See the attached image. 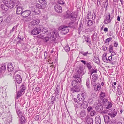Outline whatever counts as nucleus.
Masks as SVG:
<instances>
[{"mask_svg":"<svg viewBox=\"0 0 124 124\" xmlns=\"http://www.w3.org/2000/svg\"><path fill=\"white\" fill-rule=\"evenodd\" d=\"M89 16H91V12L89 11H88V13L87 16V19H90V17H89Z\"/></svg>","mask_w":124,"mask_h":124,"instance_id":"58","label":"nucleus"},{"mask_svg":"<svg viewBox=\"0 0 124 124\" xmlns=\"http://www.w3.org/2000/svg\"><path fill=\"white\" fill-rule=\"evenodd\" d=\"M83 25L82 23H80L79 25V27L78 28V31H80L82 30L83 28Z\"/></svg>","mask_w":124,"mask_h":124,"instance_id":"52","label":"nucleus"},{"mask_svg":"<svg viewBox=\"0 0 124 124\" xmlns=\"http://www.w3.org/2000/svg\"><path fill=\"white\" fill-rule=\"evenodd\" d=\"M97 105L95 107V109L98 112L102 111L103 109V106L101 104V102L99 104H97Z\"/></svg>","mask_w":124,"mask_h":124,"instance_id":"11","label":"nucleus"},{"mask_svg":"<svg viewBox=\"0 0 124 124\" xmlns=\"http://www.w3.org/2000/svg\"><path fill=\"white\" fill-rule=\"evenodd\" d=\"M88 112H90L93 110V108L91 106H89L87 109Z\"/></svg>","mask_w":124,"mask_h":124,"instance_id":"56","label":"nucleus"},{"mask_svg":"<svg viewBox=\"0 0 124 124\" xmlns=\"http://www.w3.org/2000/svg\"><path fill=\"white\" fill-rule=\"evenodd\" d=\"M43 28L42 25H39L35 27L31 31V33L32 35H36L39 34L41 31V29Z\"/></svg>","mask_w":124,"mask_h":124,"instance_id":"3","label":"nucleus"},{"mask_svg":"<svg viewBox=\"0 0 124 124\" xmlns=\"http://www.w3.org/2000/svg\"><path fill=\"white\" fill-rule=\"evenodd\" d=\"M17 113L19 117H20L23 116V114L22 111L20 110V109H16Z\"/></svg>","mask_w":124,"mask_h":124,"instance_id":"31","label":"nucleus"},{"mask_svg":"<svg viewBox=\"0 0 124 124\" xmlns=\"http://www.w3.org/2000/svg\"><path fill=\"white\" fill-rule=\"evenodd\" d=\"M74 80L72 82V85L73 87L76 86L78 83L81 82V78L80 77V75L77 74H75L73 76Z\"/></svg>","mask_w":124,"mask_h":124,"instance_id":"1","label":"nucleus"},{"mask_svg":"<svg viewBox=\"0 0 124 124\" xmlns=\"http://www.w3.org/2000/svg\"><path fill=\"white\" fill-rule=\"evenodd\" d=\"M55 98L54 96H52L51 98V103L52 104H53L55 101Z\"/></svg>","mask_w":124,"mask_h":124,"instance_id":"49","label":"nucleus"},{"mask_svg":"<svg viewBox=\"0 0 124 124\" xmlns=\"http://www.w3.org/2000/svg\"><path fill=\"white\" fill-rule=\"evenodd\" d=\"M117 114V112L113 108L109 109L108 110V114L112 118L115 117Z\"/></svg>","mask_w":124,"mask_h":124,"instance_id":"6","label":"nucleus"},{"mask_svg":"<svg viewBox=\"0 0 124 124\" xmlns=\"http://www.w3.org/2000/svg\"><path fill=\"white\" fill-rule=\"evenodd\" d=\"M80 94L85 97V98L87 96V93L85 91H83Z\"/></svg>","mask_w":124,"mask_h":124,"instance_id":"44","label":"nucleus"},{"mask_svg":"<svg viewBox=\"0 0 124 124\" xmlns=\"http://www.w3.org/2000/svg\"><path fill=\"white\" fill-rule=\"evenodd\" d=\"M39 116L38 115L36 116L34 118V119L36 121H38L39 120Z\"/></svg>","mask_w":124,"mask_h":124,"instance_id":"63","label":"nucleus"},{"mask_svg":"<svg viewBox=\"0 0 124 124\" xmlns=\"http://www.w3.org/2000/svg\"><path fill=\"white\" fill-rule=\"evenodd\" d=\"M108 16H106V19L104 21V23L105 24H107L110 23L111 20L113 18V17H110L109 13H108Z\"/></svg>","mask_w":124,"mask_h":124,"instance_id":"8","label":"nucleus"},{"mask_svg":"<svg viewBox=\"0 0 124 124\" xmlns=\"http://www.w3.org/2000/svg\"><path fill=\"white\" fill-rule=\"evenodd\" d=\"M85 97L82 96V95L79 94H78V99L80 101H85Z\"/></svg>","mask_w":124,"mask_h":124,"instance_id":"20","label":"nucleus"},{"mask_svg":"<svg viewBox=\"0 0 124 124\" xmlns=\"http://www.w3.org/2000/svg\"><path fill=\"white\" fill-rule=\"evenodd\" d=\"M85 40L87 42H88L89 43H90L91 41H89V40H90V38L88 37H85Z\"/></svg>","mask_w":124,"mask_h":124,"instance_id":"54","label":"nucleus"},{"mask_svg":"<svg viewBox=\"0 0 124 124\" xmlns=\"http://www.w3.org/2000/svg\"><path fill=\"white\" fill-rule=\"evenodd\" d=\"M91 64V63L89 62H87V63L86 64V65L89 70H90L92 67Z\"/></svg>","mask_w":124,"mask_h":124,"instance_id":"32","label":"nucleus"},{"mask_svg":"<svg viewBox=\"0 0 124 124\" xmlns=\"http://www.w3.org/2000/svg\"><path fill=\"white\" fill-rule=\"evenodd\" d=\"M19 118V122L21 124H22L25 123L26 119L23 116H20Z\"/></svg>","mask_w":124,"mask_h":124,"instance_id":"22","label":"nucleus"},{"mask_svg":"<svg viewBox=\"0 0 124 124\" xmlns=\"http://www.w3.org/2000/svg\"><path fill=\"white\" fill-rule=\"evenodd\" d=\"M16 3V0H10L9 4L8 7L10 8H13Z\"/></svg>","mask_w":124,"mask_h":124,"instance_id":"13","label":"nucleus"},{"mask_svg":"<svg viewBox=\"0 0 124 124\" xmlns=\"http://www.w3.org/2000/svg\"><path fill=\"white\" fill-rule=\"evenodd\" d=\"M30 10H31L32 12L34 13V14L35 15L39 14L41 12L40 11L38 10L37 11V10L35 9L34 7H32L30 8Z\"/></svg>","mask_w":124,"mask_h":124,"instance_id":"14","label":"nucleus"},{"mask_svg":"<svg viewBox=\"0 0 124 124\" xmlns=\"http://www.w3.org/2000/svg\"><path fill=\"white\" fill-rule=\"evenodd\" d=\"M86 115V112L85 110H83L81 111L80 113V115L81 117H83Z\"/></svg>","mask_w":124,"mask_h":124,"instance_id":"33","label":"nucleus"},{"mask_svg":"<svg viewBox=\"0 0 124 124\" xmlns=\"http://www.w3.org/2000/svg\"><path fill=\"white\" fill-rule=\"evenodd\" d=\"M101 85L100 84H97L95 85L94 89L95 90L97 91L100 90L101 89Z\"/></svg>","mask_w":124,"mask_h":124,"instance_id":"28","label":"nucleus"},{"mask_svg":"<svg viewBox=\"0 0 124 124\" xmlns=\"http://www.w3.org/2000/svg\"><path fill=\"white\" fill-rule=\"evenodd\" d=\"M54 9L57 13H61L62 11V7L59 5L56 4L54 6Z\"/></svg>","mask_w":124,"mask_h":124,"instance_id":"10","label":"nucleus"},{"mask_svg":"<svg viewBox=\"0 0 124 124\" xmlns=\"http://www.w3.org/2000/svg\"><path fill=\"white\" fill-rule=\"evenodd\" d=\"M5 7H6V5L5 6H2L1 7V8L3 10H4L5 11H7L8 10V9L7 8H5Z\"/></svg>","mask_w":124,"mask_h":124,"instance_id":"62","label":"nucleus"},{"mask_svg":"<svg viewBox=\"0 0 124 124\" xmlns=\"http://www.w3.org/2000/svg\"><path fill=\"white\" fill-rule=\"evenodd\" d=\"M93 100L92 98H90L88 99V102L89 103L92 104L93 103Z\"/></svg>","mask_w":124,"mask_h":124,"instance_id":"53","label":"nucleus"},{"mask_svg":"<svg viewBox=\"0 0 124 124\" xmlns=\"http://www.w3.org/2000/svg\"><path fill=\"white\" fill-rule=\"evenodd\" d=\"M98 78V76L97 74H94L92 76V81L94 82L97 80Z\"/></svg>","mask_w":124,"mask_h":124,"instance_id":"21","label":"nucleus"},{"mask_svg":"<svg viewBox=\"0 0 124 124\" xmlns=\"http://www.w3.org/2000/svg\"><path fill=\"white\" fill-rule=\"evenodd\" d=\"M104 117L105 123L108 124V122L109 121V117L107 115H105L104 116Z\"/></svg>","mask_w":124,"mask_h":124,"instance_id":"26","label":"nucleus"},{"mask_svg":"<svg viewBox=\"0 0 124 124\" xmlns=\"http://www.w3.org/2000/svg\"><path fill=\"white\" fill-rule=\"evenodd\" d=\"M52 33V35H54L53 33H54L55 36H56L57 37L58 36H59L58 32L57 30H54L53 32Z\"/></svg>","mask_w":124,"mask_h":124,"instance_id":"37","label":"nucleus"},{"mask_svg":"<svg viewBox=\"0 0 124 124\" xmlns=\"http://www.w3.org/2000/svg\"><path fill=\"white\" fill-rule=\"evenodd\" d=\"M35 89L36 92H38L40 90V88L39 87L37 86Z\"/></svg>","mask_w":124,"mask_h":124,"instance_id":"64","label":"nucleus"},{"mask_svg":"<svg viewBox=\"0 0 124 124\" xmlns=\"http://www.w3.org/2000/svg\"><path fill=\"white\" fill-rule=\"evenodd\" d=\"M77 16L75 13H72L70 14H66L64 16L65 18H69L72 21H75L76 20V18Z\"/></svg>","mask_w":124,"mask_h":124,"instance_id":"4","label":"nucleus"},{"mask_svg":"<svg viewBox=\"0 0 124 124\" xmlns=\"http://www.w3.org/2000/svg\"><path fill=\"white\" fill-rule=\"evenodd\" d=\"M31 13V12L30 10H26L23 11L22 14V16L23 18H26Z\"/></svg>","mask_w":124,"mask_h":124,"instance_id":"9","label":"nucleus"},{"mask_svg":"<svg viewBox=\"0 0 124 124\" xmlns=\"http://www.w3.org/2000/svg\"><path fill=\"white\" fill-rule=\"evenodd\" d=\"M88 52H83V51H82L80 52V53L84 56H86L87 54H88Z\"/></svg>","mask_w":124,"mask_h":124,"instance_id":"59","label":"nucleus"},{"mask_svg":"<svg viewBox=\"0 0 124 124\" xmlns=\"http://www.w3.org/2000/svg\"><path fill=\"white\" fill-rule=\"evenodd\" d=\"M64 49L66 52H68L70 50V48L68 46H65Z\"/></svg>","mask_w":124,"mask_h":124,"instance_id":"47","label":"nucleus"},{"mask_svg":"<svg viewBox=\"0 0 124 124\" xmlns=\"http://www.w3.org/2000/svg\"><path fill=\"white\" fill-rule=\"evenodd\" d=\"M72 91H73V92H78L80 90L79 87L77 86L73 87L71 88Z\"/></svg>","mask_w":124,"mask_h":124,"instance_id":"23","label":"nucleus"},{"mask_svg":"<svg viewBox=\"0 0 124 124\" xmlns=\"http://www.w3.org/2000/svg\"><path fill=\"white\" fill-rule=\"evenodd\" d=\"M20 91H21L22 92H23L25 90L26 88L25 87H20Z\"/></svg>","mask_w":124,"mask_h":124,"instance_id":"61","label":"nucleus"},{"mask_svg":"<svg viewBox=\"0 0 124 124\" xmlns=\"http://www.w3.org/2000/svg\"><path fill=\"white\" fill-rule=\"evenodd\" d=\"M6 118L7 121L8 122H11L12 121V117L11 116H8Z\"/></svg>","mask_w":124,"mask_h":124,"instance_id":"40","label":"nucleus"},{"mask_svg":"<svg viewBox=\"0 0 124 124\" xmlns=\"http://www.w3.org/2000/svg\"><path fill=\"white\" fill-rule=\"evenodd\" d=\"M1 70H3V71L6 69V67L5 64H2L1 65V67H0Z\"/></svg>","mask_w":124,"mask_h":124,"instance_id":"50","label":"nucleus"},{"mask_svg":"<svg viewBox=\"0 0 124 124\" xmlns=\"http://www.w3.org/2000/svg\"><path fill=\"white\" fill-rule=\"evenodd\" d=\"M100 95L101 97H102V98H103L105 96V94L103 92H101L100 93Z\"/></svg>","mask_w":124,"mask_h":124,"instance_id":"55","label":"nucleus"},{"mask_svg":"<svg viewBox=\"0 0 124 124\" xmlns=\"http://www.w3.org/2000/svg\"><path fill=\"white\" fill-rule=\"evenodd\" d=\"M86 122L88 124H93V120L92 118L86 117Z\"/></svg>","mask_w":124,"mask_h":124,"instance_id":"18","label":"nucleus"},{"mask_svg":"<svg viewBox=\"0 0 124 124\" xmlns=\"http://www.w3.org/2000/svg\"><path fill=\"white\" fill-rule=\"evenodd\" d=\"M36 7L39 9H43L45 8V6L42 5L40 3V4L37 3L36 4Z\"/></svg>","mask_w":124,"mask_h":124,"instance_id":"27","label":"nucleus"},{"mask_svg":"<svg viewBox=\"0 0 124 124\" xmlns=\"http://www.w3.org/2000/svg\"><path fill=\"white\" fill-rule=\"evenodd\" d=\"M93 60L95 63L98 64L99 63V58L95 56Z\"/></svg>","mask_w":124,"mask_h":124,"instance_id":"35","label":"nucleus"},{"mask_svg":"<svg viewBox=\"0 0 124 124\" xmlns=\"http://www.w3.org/2000/svg\"><path fill=\"white\" fill-rule=\"evenodd\" d=\"M59 29V30H62L61 32L63 34H65L67 33L69 31L68 27L65 26H62L60 27Z\"/></svg>","mask_w":124,"mask_h":124,"instance_id":"5","label":"nucleus"},{"mask_svg":"<svg viewBox=\"0 0 124 124\" xmlns=\"http://www.w3.org/2000/svg\"><path fill=\"white\" fill-rule=\"evenodd\" d=\"M95 122L96 124H100L101 123V119L99 115L95 117Z\"/></svg>","mask_w":124,"mask_h":124,"instance_id":"19","label":"nucleus"},{"mask_svg":"<svg viewBox=\"0 0 124 124\" xmlns=\"http://www.w3.org/2000/svg\"><path fill=\"white\" fill-rule=\"evenodd\" d=\"M89 71L91 73V75L93 73H97V69L94 68H93L92 69H91V70H89ZM91 75L90 77L91 79Z\"/></svg>","mask_w":124,"mask_h":124,"instance_id":"29","label":"nucleus"},{"mask_svg":"<svg viewBox=\"0 0 124 124\" xmlns=\"http://www.w3.org/2000/svg\"><path fill=\"white\" fill-rule=\"evenodd\" d=\"M49 37H45L43 38V40L45 42H47L49 40Z\"/></svg>","mask_w":124,"mask_h":124,"instance_id":"51","label":"nucleus"},{"mask_svg":"<svg viewBox=\"0 0 124 124\" xmlns=\"http://www.w3.org/2000/svg\"><path fill=\"white\" fill-rule=\"evenodd\" d=\"M33 22L35 23L36 24H39L40 22V20L38 19H37L33 21Z\"/></svg>","mask_w":124,"mask_h":124,"instance_id":"45","label":"nucleus"},{"mask_svg":"<svg viewBox=\"0 0 124 124\" xmlns=\"http://www.w3.org/2000/svg\"><path fill=\"white\" fill-rule=\"evenodd\" d=\"M50 39L52 41H54L56 39V37L54 36V35H52L49 37Z\"/></svg>","mask_w":124,"mask_h":124,"instance_id":"36","label":"nucleus"},{"mask_svg":"<svg viewBox=\"0 0 124 124\" xmlns=\"http://www.w3.org/2000/svg\"><path fill=\"white\" fill-rule=\"evenodd\" d=\"M17 26V25L14 26L12 28V29L10 31V33H11L12 32L14 31V30H16Z\"/></svg>","mask_w":124,"mask_h":124,"instance_id":"39","label":"nucleus"},{"mask_svg":"<svg viewBox=\"0 0 124 124\" xmlns=\"http://www.w3.org/2000/svg\"><path fill=\"white\" fill-rule=\"evenodd\" d=\"M99 103L101 102L104 106H107L106 108L108 109L110 108L112 106V104L111 103L109 102L107 99H99L98 100Z\"/></svg>","mask_w":124,"mask_h":124,"instance_id":"2","label":"nucleus"},{"mask_svg":"<svg viewBox=\"0 0 124 124\" xmlns=\"http://www.w3.org/2000/svg\"><path fill=\"white\" fill-rule=\"evenodd\" d=\"M22 92L20 91H18V92L17 95V99L19 97H20L22 94Z\"/></svg>","mask_w":124,"mask_h":124,"instance_id":"42","label":"nucleus"},{"mask_svg":"<svg viewBox=\"0 0 124 124\" xmlns=\"http://www.w3.org/2000/svg\"><path fill=\"white\" fill-rule=\"evenodd\" d=\"M35 25V23L33 21L29 23L28 27L29 28L31 29L33 28Z\"/></svg>","mask_w":124,"mask_h":124,"instance_id":"30","label":"nucleus"},{"mask_svg":"<svg viewBox=\"0 0 124 124\" xmlns=\"http://www.w3.org/2000/svg\"><path fill=\"white\" fill-rule=\"evenodd\" d=\"M108 5V0H107L105 2L104 6L105 8V10H107V7Z\"/></svg>","mask_w":124,"mask_h":124,"instance_id":"48","label":"nucleus"},{"mask_svg":"<svg viewBox=\"0 0 124 124\" xmlns=\"http://www.w3.org/2000/svg\"><path fill=\"white\" fill-rule=\"evenodd\" d=\"M16 80L17 83L18 84H20L22 81V79L20 75H17L16 77Z\"/></svg>","mask_w":124,"mask_h":124,"instance_id":"17","label":"nucleus"},{"mask_svg":"<svg viewBox=\"0 0 124 124\" xmlns=\"http://www.w3.org/2000/svg\"><path fill=\"white\" fill-rule=\"evenodd\" d=\"M86 85L88 88H90V80L89 78H88L86 80Z\"/></svg>","mask_w":124,"mask_h":124,"instance_id":"41","label":"nucleus"},{"mask_svg":"<svg viewBox=\"0 0 124 124\" xmlns=\"http://www.w3.org/2000/svg\"><path fill=\"white\" fill-rule=\"evenodd\" d=\"M88 106V103L86 101H83L80 105V106L82 109H85L87 108Z\"/></svg>","mask_w":124,"mask_h":124,"instance_id":"12","label":"nucleus"},{"mask_svg":"<svg viewBox=\"0 0 124 124\" xmlns=\"http://www.w3.org/2000/svg\"><path fill=\"white\" fill-rule=\"evenodd\" d=\"M106 54H105V56L104 54L103 55V56L102 57V60L104 62L107 63H108V60L107 59V57H106Z\"/></svg>","mask_w":124,"mask_h":124,"instance_id":"34","label":"nucleus"},{"mask_svg":"<svg viewBox=\"0 0 124 124\" xmlns=\"http://www.w3.org/2000/svg\"><path fill=\"white\" fill-rule=\"evenodd\" d=\"M7 67V69L9 72H12L14 69L13 66L11 63H8V64Z\"/></svg>","mask_w":124,"mask_h":124,"instance_id":"15","label":"nucleus"},{"mask_svg":"<svg viewBox=\"0 0 124 124\" xmlns=\"http://www.w3.org/2000/svg\"><path fill=\"white\" fill-rule=\"evenodd\" d=\"M84 68L83 66H80L78 67V69L77 70V74L80 75V77L81 76H82L85 74V72L84 71Z\"/></svg>","mask_w":124,"mask_h":124,"instance_id":"7","label":"nucleus"},{"mask_svg":"<svg viewBox=\"0 0 124 124\" xmlns=\"http://www.w3.org/2000/svg\"><path fill=\"white\" fill-rule=\"evenodd\" d=\"M58 3L61 4H64V2L62 1V0H59L58 1Z\"/></svg>","mask_w":124,"mask_h":124,"instance_id":"60","label":"nucleus"},{"mask_svg":"<svg viewBox=\"0 0 124 124\" xmlns=\"http://www.w3.org/2000/svg\"><path fill=\"white\" fill-rule=\"evenodd\" d=\"M39 2L43 6H45V8H46V6L47 4L46 1L45 0H39Z\"/></svg>","mask_w":124,"mask_h":124,"instance_id":"25","label":"nucleus"},{"mask_svg":"<svg viewBox=\"0 0 124 124\" xmlns=\"http://www.w3.org/2000/svg\"><path fill=\"white\" fill-rule=\"evenodd\" d=\"M22 8L20 6H18L17 8L16 13L18 14H20L21 15L23 12Z\"/></svg>","mask_w":124,"mask_h":124,"instance_id":"16","label":"nucleus"},{"mask_svg":"<svg viewBox=\"0 0 124 124\" xmlns=\"http://www.w3.org/2000/svg\"><path fill=\"white\" fill-rule=\"evenodd\" d=\"M96 112L95 111L93 110L91 111L90 113V115L92 116H93L96 114Z\"/></svg>","mask_w":124,"mask_h":124,"instance_id":"57","label":"nucleus"},{"mask_svg":"<svg viewBox=\"0 0 124 124\" xmlns=\"http://www.w3.org/2000/svg\"><path fill=\"white\" fill-rule=\"evenodd\" d=\"M43 29L41 31L44 34H47V33L48 32L49 33V31H48V28L46 27L43 28Z\"/></svg>","mask_w":124,"mask_h":124,"instance_id":"24","label":"nucleus"},{"mask_svg":"<svg viewBox=\"0 0 124 124\" xmlns=\"http://www.w3.org/2000/svg\"><path fill=\"white\" fill-rule=\"evenodd\" d=\"M87 26H90L93 24V22L91 20H89L87 22Z\"/></svg>","mask_w":124,"mask_h":124,"instance_id":"43","label":"nucleus"},{"mask_svg":"<svg viewBox=\"0 0 124 124\" xmlns=\"http://www.w3.org/2000/svg\"><path fill=\"white\" fill-rule=\"evenodd\" d=\"M113 46L112 45H110L109 46V52L111 53L113 51Z\"/></svg>","mask_w":124,"mask_h":124,"instance_id":"38","label":"nucleus"},{"mask_svg":"<svg viewBox=\"0 0 124 124\" xmlns=\"http://www.w3.org/2000/svg\"><path fill=\"white\" fill-rule=\"evenodd\" d=\"M97 34L96 33H95L93 34V37L92 38V39L93 40H95L96 39Z\"/></svg>","mask_w":124,"mask_h":124,"instance_id":"46","label":"nucleus"}]
</instances>
